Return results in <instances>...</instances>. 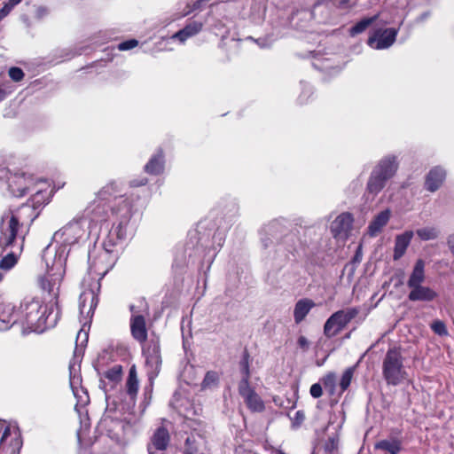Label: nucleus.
Listing matches in <instances>:
<instances>
[{
  "label": "nucleus",
  "mask_w": 454,
  "mask_h": 454,
  "mask_svg": "<svg viewBox=\"0 0 454 454\" xmlns=\"http://www.w3.org/2000/svg\"><path fill=\"white\" fill-rule=\"evenodd\" d=\"M60 318L57 302L40 296H26L18 309L6 298L0 296V331L19 326L21 333H42L54 327Z\"/></svg>",
  "instance_id": "1"
},
{
  "label": "nucleus",
  "mask_w": 454,
  "mask_h": 454,
  "mask_svg": "<svg viewBox=\"0 0 454 454\" xmlns=\"http://www.w3.org/2000/svg\"><path fill=\"white\" fill-rule=\"evenodd\" d=\"M67 252L64 247L53 251L50 245L43 252L47 271L38 280L39 286L48 294L47 301H53L59 305V294L61 281L65 274Z\"/></svg>",
  "instance_id": "2"
},
{
  "label": "nucleus",
  "mask_w": 454,
  "mask_h": 454,
  "mask_svg": "<svg viewBox=\"0 0 454 454\" xmlns=\"http://www.w3.org/2000/svg\"><path fill=\"white\" fill-rule=\"evenodd\" d=\"M41 196L40 192H36L32 199V203L27 202L16 210L4 213L1 217L0 232L24 239V235L20 230L24 226L29 227L39 215L38 208L41 206L39 197Z\"/></svg>",
  "instance_id": "3"
},
{
  "label": "nucleus",
  "mask_w": 454,
  "mask_h": 454,
  "mask_svg": "<svg viewBox=\"0 0 454 454\" xmlns=\"http://www.w3.org/2000/svg\"><path fill=\"white\" fill-rule=\"evenodd\" d=\"M112 214H121V220L117 225H114L103 241L105 252L112 254L114 248L126 238V227L130 216V205L122 196L114 198L111 201Z\"/></svg>",
  "instance_id": "4"
},
{
  "label": "nucleus",
  "mask_w": 454,
  "mask_h": 454,
  "mask_svg": "<svg viewBox=\"0 0 454 454\" xmlns=\"http://www.w3.org/2000/svg\"><path fill=\"white\" fill-rule=\"evenodd\" d=\"M398 168L395 156H387L381 159L372 169L367 182L366 190L373 196L379 194L386 186Z\"/></svg>",
  "instance_id": "5"
},
{
  "label": "nucleus",
  "mask_w": 454,
  "mask_h": 454,
  "mask_svg": "<svg viewBox=\"0 0 454 454\" xmlns=\"http://www.w3.org/2000/svg\"><path fill=\"white\" fill-rule=\"evenodd\" d=\"M398 168L395 156H387L381 159L372 169L367 182L366 190L373 196L379 194L386 186Z\"/></svg>",
  "instance_id": "6"
},
{
  "label": "nucleus",
  "mask_w": 454,
  "mask_h": 454,
  "mask_svg": "<svg viewBox=\"0 0 454 454\" xmlns=\"http://www.w3.org/2000/svg\"><path fill=\"white\" fill-rule=\"evenodd\" d=\"M382 375L388 385L396 386L407 378L400 348H389L383 359Z\"/></svg>",
  "instance_id": "7"
},
{
  "label": "nucleus",
  "mask_w": 454,
  "mask_h": 454,
  "mask_svg": "<svg viewBox=\"0 0 454 454\" xmlns=\"http://www.w3.org/2000/svg\"><path fill=\"white\" fill-rule=\"evenodd\" d=\"M114 192H115V184L111 183L103 187L98 193L97 199L86 207L84 215L82 218H85L88 221L89 227L90 223H98L107 220L108 202H110L108 197L112 196Z\"/></svg>",
  "instance_id": "8"
},
{
  "label": "nucleus",
  "mask_w": 454,
  "mask_h": 454,
  "mask_svg": "<svg viewBox=\"0 0 454 454\" xmlns=\"http://www.w3.org/2000/svg\"><path fill=\"white\" fill-rule=\"evenodd\" d=\"M90 234L88 221L85 218L74 219L53 235V239L61 243L60 247L74 245ZM67 251V249H65Z\"/></svg>",
  "instance_id": "9"
},
{
  "label": "nucleus",
  "mask_w": 454,
  "mask_h": 454,
  "mask_svg": "<svg viewBox=\"0 0 454 454\" xmlns=\"http://www.w3.org/2000/svg\"><path fill=\"white\" fill-rule=\"evenodd\" d=\"M23 239H16L0 232V269L10 270L18 262L23 250Z\"/></svg>",
  "instance_id": "10"
},
{
  "label": "nucleus",
  "mask_w": 454,
  "mask_h": 454,
  "mask_svg": "<svg viewBox=\"0 0 454 454\" xmlns=\"http://www.w3.org/2000/svg\"><path fill=\"white\" fill-rule=\"evenodd\" d=\"M84 289L79 298V309L81 315V322L86 325L90 322L94 310L98 302V293L100 290V283L98 281H90L86 287V279L83 281Z\"/></svg>",
  "instance_id": "11"
},
{
  "label": "nucleus",
  "mask_w": 454,
  "mask_h": 454,
  "mask_svg": "<svg viewBox=\"0 0 454 454\" xmlns=\"http://www.w3.org/2000/svg\"><path fill=\"white\" fill-rule=\"evenodd\" d=\"M359 311L358 308H348L334 312L325 323L324 334L327 338L336 336L358 315Z\"/></svg>",
  "instance_id": "12"
},
{
  "label": "nucleus",
  "mask_w": 454,
  "mask_h": 454,
  "mask_svg": "<svg viewBox=\"0 0 454 454\" xmlns=\"http://www.w3.org/2000/svg\"><path fill=\"white\" fill-rule=\"evenodd\" d=\"M187 427L192 429V433L185 439L184 453L198 454L200 449L206 444L205 425L201 421L188 419Z\"/></svg>",
  "instance_id": "13"
},
{
  "label": "nucleus",
  "mask_w": 454,
  "mask_h": 454,
  "mask_svg": "<svg viewBox=\"0 0 454 454\" xmlns=\"http://www.w3.org/2000/svg\"><path fill=\"white\" fill-rule=\"evenodd\" d=\"M115 258L108 252L102 251L95 257L89 254V273L94 274L98 278L91 281H100L106 274L112 269Z\"/></svg>",
  "instance_id": "14"
},
{
  "label": "nucleus",
  "mask_w": 454,
  "mask_h": 454,
  "mask_svg": "<svg viewBox=\"0 0 454 454\" xmlns=\"http://www.w3.org/2000/svg\"><path fill=\"white\" fill-rule=\"evenodd\" d=\"M397 33L395 28L377 29L368 38L367 43L377 50L387 49L395 43Z\"/></svg>",
  "instance_id": "15"
},
{
  "label": "nucleus",
  "mask_w": 454,
  "mask_h": 454,
  "mask_svg": "<svg viewBox=\"0 0 454 454\" xmlns=\"http://www.w3.org/2000/svg\"><path fill=\"white\" fill-rule=\"evenodd\" d=\"M145 356V365L150 380L154 379L160 372L161 366V356L160 346L156 343L150 344L143 350Z\"/></svg>",
  "instance_id": "16"
},
{
  "label": "nucleus",
  "mask_w": 454,
  "mask_h": 454,
  "mask_svg": "<svg viewBox=\"0 0 454 454\" xmlns=\"http://www.w3.org/2000/svg\"><path fill=\"white\" fill-rule=\"evenodd\" d=\"M239 393L243 397L248 409L254 412H261L264 410V403L259 395L247 384L246 380H240L239 383Z\"/></svg>",
  "instance_id": "17"
},
{
  "label": "nucleus",
  "mask_w": 454,
  "mask_h": 454,
  "mask_svg": "<svg viewBox=\"0 0 454 454\" xmlns=\"http://www.w3.org/2000/svg\"><path fill=\"white\" fill-rule=\"evenodd\" d=\"M170 435L167 428L159 427L151 437L147 450L149 454H165L169 444Z\"/></svg>",
  "instance_id": "18"
},
{
  "label": "nucleus",
  "mask_w": 454,
  "mask_h": 454,
  "mask_svg": "<svg viewBox=\"0 0 454 454\" xmlns=\"http://www.w3.org/2000/svg\"><path fill=\"white\" fill-rule=\"evenodd\" d=\"M7 182L10 192L15 197L24 196L33 184V179L30 176H27L24 173L11 175Z\"/></svg>",
  "instance_id": "19"
},
{
  "label": "nucleus",
  "mask_w": 454,
  "mask_h": 454,
  "mask_svg": "<svg viewBox=\"0 0 454 454\" xmlns=\"http://www.w3.org/2000/svg\"><path fill=\"white\" fill-rule=\"evenodd\" d=\"M22 446L20 433L14 429L11 430L9 427H5L0 440V448L7 449L10 454H16Z\"/></svg>",
  "instance_id": "20"
},
{
  "label": "nucleus",
  "mask_w": 454,
  "mask_h": 454,
  "mask_svg": "<svg viewBox=\"0 0 454 454\" xmlns=\"http://www.w3.org/2000/svg\"><path fill=\"white\" fill-rule=\"evenodd\" d=\"M133 313L130 318V332L132 337L140 343H144L147 339V329L145 325V319L142 315H136L135 307H129Z\"/></svg>",
  "instance_id": "21"
},
{
  "label": "nucleus",
  "mask_w": 454,
  "mask_h": 454,
  "mask_svg": "<svg viewBox=\"0 0 454 454\" xmlns=\"http://www.w3.org/2000/svg\"><path fill=\"white\" fill-rule=\"evenodd\" d=\"M353 217L349 213H342L332 223L331 231L335 238H346L351 229Z\"/></svg>",
  "instance_id": "22"
},
{
  "label": "nucleus",
  "mask_w": 454,
  "mask_h": 454,
  "mask_svg": "<svg viewBox=\"0 0 454 454\" xmlns=\"http://www.w3.org/2000/svg\"><path fill=\"white\" fill-rule=\"evenodd\" d=\"M410 289L408 299L411 301L430 302L438 297L437 292L427 286L419 285Z\"/></svg>",
  "instance_id": "23"
},
{
  "label": "nucleus",
  "mask_w": 454,
  "mask_h": 454,
  "mask_svg": "<svg viewBox=\"0 0 454 454\" xmlns=\"http://www.w3.org/2000/svg\"><path fill=\"white\" fill-rule=\"evenodd\" d=\"M446 176V172L441 167L432 168L427 176L425 186L429 192L437 191L442 184Z\"/></svg>",
  "instance_id": "24"
},
{
  "label": "nucleus",
  "mask_w": 454,
  "mask_h": 454,
  "mask_svg": "<svg viewBox=\"0 0 454 454\" xmlns=\"http://www.w3.org/2000/svg\"><path fill=\"white\" fill-rule=\"evenodd\" d=\"M69 376H70V387L73 390V393L76 398H78V402L82 403H86L88 402V395L85 396L83 400L82 396L79 395V391H82L86 395L82 387V377L79 373V370L75 367V364H70L69 365Z\"/></svg>",
  "instance_id": "25"
},
{
  "label": "nucleus",
  "mask_w": 454,
  "mask_h": 454,
  "mask_svg": "<svg viewBox=\"0 0 454 454\" xmlns=\"http://www.w3.org/2000/svg\"><path fill=\"white\" fill-rule=\"evenodd\" d=\"M412 237L413 231H407L396 236L393 255L394 260H399L404 254Z\"/></svg>",
  "instance_id": "26"
},
{
  "label": "nucleus",
  "mask_w": 454,
  "mask_h": 454,
  "mask_svg": "<svg viewBox=\"0 0 454 454\" xmlns=\"http://www.w3.org/2000/svg\"><path fill=\"white\" fill-rule=\"evenodd\" d=\"M315 306V303L310 299H301L299 300L294 309V318L296 324H300L304 320L306 316L309 313L311 309Z\"/></svg>",
  "instance_id": "27"
},
{
  "label": "nucleus",
  "mask_w": 454,
  "mask_h": 454,
  "mask_svg": "<svg viewBox=\"0 0 454 454\" xmlns=\"http://www.w3.org/2000/svg\"><path fill=\"white\" fill-rule=\"evenodd\" d=\"M425 262L423 260L419 259L411 273L409 279L407 281V286L409 288H412L414 286L422 285L425 281Z\"/></svg>",
  "instance_id": "28"
},
{
  "label": "nucleus",
  "mask_w": 454,
  "mask_h": 454,
  "mask_svg": "<svg viewBox=\"0 0 454 454\" xmlns=\"http://www.w3.org/2000/svg\"><path fill=\"white\" fill-rule=\"evenodd\" d=\"M390 218V211L388 209L381 211L371 222L368 227L370 236H376L380 232L381 229L387 223Z\"/></svg>",
  "instance_id": "29"
},
{
  "label": "nucleus",
  "mask_w": 454,
  "mask_h": 454,
  "mask_svg": "<svg viewBox=\"0 0 454 454\" xmlns=\"http://www.w3.org/2000/svg\"><path fill=\"white\" fill-rule=\"evenodd\" d=\"M164 169V160L162 151H159L154 154L147 164L145 166V170L148 174L159 175Z\"/></svg>",
  "instance_id": "30"
},
{
  "label": "nucleus",
  "mask_w": 454,
  "mask_h": 454,
  "mask_svg": "<svg viewBox=\"0 0 454 454\" xmlns=\"http://www.w3.org/2000/svg\"><path fill=\"white\" fill-rule=\"evenodd\" d=\"M374 448L390 454H398L402 450V442L396 438L385 439L375 443Z\"/></svg>",
  "instance_id": "31"
},
{
  "label": "nucleus",
  "mask_w": 454,
  "mask_h": 454,
  "mask_svg": "<svg viewBox=\"0 0 454 454\" xmlns=\"http://www.w3.org/2000/svg\"><path fill=\"white\" fill-rule=\"evenodd\" d=\"M379 18V14H376L370 18H364L358 21L355 26L350 27L348 33L349 35L354 37L359 34L364 32L373 22H375Z\"/></svg>",
  "instance_id": "32"
},
{
  "label": "nucleus",
  "mask_w": 454,
  "mask_h": 454,
  "mask_svg": "<svg viewBox=\"0 0 454 454\" xmlns=\"http://www.w3.org/2000/svg\"><path fill=\"white\" fill-rule=\"evenodd\" d=\"M323 386L331 395H338L339 387L337 386L336 375L333 372L326 374L323 380Z\"/></svg>",
  "instance_id": "33"
},
{
  "label": "nucleus",
  "mask_w": 454,
  "mask_h": 454,
  "mask_svg": "<svg viewBox=\"0 0 454 454\" xmlns=\"http://www.w3.org/2000/svg\"><path fill=\"white\" fill-rule=\"evenodd\" d=\"M300 242V239L296 231H288L281 238V243L286 246V248L289 252L295 250L297 244Z\"/></svg>",
  "instance_id": "34"
},
{
  "label": "nucleus",
  "mask_w": 454,
  "mask_h": 454,
  "mask_svg": "<svg viewBox=\"0 0 454 454\" xmlns=\"http://www.w3.org/2000/svg\"><path fill=\"white\" fill-rule=\"evenodd\" d=\"M354 371L355 370L353 367H348L344 371L339 384L338 395H340L350 386L354 375Z\"/></svg>",
  "instance_id": "35"
},
{
  "label": "nucleus",
  "mask_w": 454,
  "mask_h": 454,
  "mask_svg": "<svg viewBox=\"0 0 454 454\" xmlns=\"http://www.w3.org/2000/svg\"><path fill=\"white\" fill-rule=\"evenodd\" d=\"M249 358H250V356H249L248 352L246 350V351H244L241 360L239 362L240 372L242 374L241 380H246L247 384H249V378H250Z\"/></svg>",
  "instance_id": "36"
},
{
  "label": "nucleus",
  "mask_w": 454,
  "mask_h": 454,
  "mask_svg": "<svg viewBox=\"0 0 454 454\" xmlns=\"http://www.w3.org/2000/svg\"><path fill=\"white\" fill-rule=\"evenodd\" d=\"M416 233L422 240L435 239L439 236V231L434 227L421 228L417 230Z\"/></svg>",
  "instance_id": "37"
},
{
  "label": "nucleus",
  "mask_w": 454,
  "mask_h": 454,
  "mask_svg": "<svg viewBox=\"0 0 454 454\" xmlns=\"http://www.w3.org/2000/svg\"><path fill=\"white\" fill-rule=\"evenodd\" d=\"M219 381V375L215 371H209L206 373L204 380L201 383V387L203 389L211 388L215 387Z\"/></svg>",
  "instance_id": "38"
},
{
  "label": "nucleus",
  "mask_w": 454,
  "mask_h": 454,
  "mask_svg": "<svg viewBox=\"0 0 454 454\" xmlns=\"http://www.w3.org/2000/svg\"><path fill=\"white\" fill-rule=\"evenodd\" d=\"M121 365H114L109 370H107L104 375L106 379L113 382H116L121 380Z\"/></svg>",
  "instance_id": "39"
},
{
  "label": "nucleus",
  "mask_w": 454,
  "mask_h": 454,
  "mask_svg": "<svg viewBox=\"0 0 454 454\" xmlns=\"http://www.w3.org/2000/svg\"><path fill=\"white\" fill-rule=\"evenodd\" d=\"M202 23L199 21H192L186 25L183 30L185 34H188V35L193 36L197 35L201 29H202Z\"/></svg>",
  "instance_id": "40"
},
{
  "label": "nucleus",
  "mask_w": 454,
  "mask_h": 454,
  "mask_svg": "<svg viewBox=\"0 0 454 454\" xmlns=\"http://www.w3.org/2000/svg\"><path fill=\"white\" fill-rule=\"evenodd\" d=\"M431 329L434 331V333H436V334H438L440 336H444V335L448 334V331H447L446 325L441 320H434L431 324Z\"/></svg>",
  "instance_id": "41"
},
{
  "label": "nucleus",
  "mask_w": 454,
  "mask_h": 454,
  "mask_svg": "<svg viewBox=\"0 0 454 454\" xmlns=\"http://www.w3.org/2000/svg\"><path fill=\"white\" fill-rule=\"evenodd\" d=\"M127 393L129 396H134L137 395L138 390V380L137 379H127L126 382Z\"/></svg>",
  "instance_id": "42"
},
{
  "label": "nucleus",
  "mask_w": 454,
  "mask_h": 454,
  "mask_svg": "<svg viewBox=\"0 0 454 454\" xmlns=\"http://www.w3.org/2000/svg\"><path fill=\"white\" fill-rule=\"evenodd\" d=\"M224 243V236L222 232H215L213 236L212 249L216 251L220 249Z\"/></svg>",
  "instance_id": "43"
},
{
  "label": "nucleus",
  "mask_w": 454,
  "mask_h": 454,
  "mask_svg": "<svg viewBox=\"0 0 454 454\" xmlns=\"http://www.w3.org/2000/svg\"><path fill=\"white\" fill-rule=\"evenodd\" d=\"M9 76L14 82H20L24 77V72L20 67H11L9 69Z\"/></svg>",
  "instance_id": "44"
},
{
  "label": "nucleus",
  "mask_w": 454,
  "mask_h": 454,
  "mask_svg": "<svg viewBox=\"0 0 454 454\" xmlns=\"http://www.w3.org/2000/svg\"><path fill=\"white\" fill-rule=\"evenodd\" d=\"M138 42L136 39H131L119 43L118 49L120 51H128L135 48Z\"/></svg>",
  "instance_id": "45"
},
{
  "label": "nucleus",
  "mask_w": 454,
  "mask_h": 454,
  "mask_svg": "<svg viewBox=\"0 0 454 454\" xmlns=\"http://www.w3.org/2000/svg\"><path fill=\"white\" fill-rule=\"evenodd\" d=\"M309 393L314 398H318L323 394V387L321 384L315 383L310 387Z\"/></svg>",
  "instance_id": "46"
},
{
  "label": "nucleus",
  "mask_w": 454,
  "mask_h": 454,
  "mask_svg": "<svg viewBox=\"0 0 454 454\" xmlns=\"http://www.w3.org/2000/svg\"><path fill=\"white\" fill-rule=\"evenodd\" d=\"M297 345L303 352H306L309 348V341L305 336L301 335L297 339Z\"/></svg>",
  "instance_id": "47"
},
{
  "label": "nucleus",
  "mask_w": 454,
  "mask_h": 454,
  "mask_svg": "<svg viewBox=\"0 0 454 454\" xmlns=\"http://www.w3.org/2000/svg\"><path fill=\"white\" fill-rule=\"evenodd\" d=\"M192 37L191 35H188V34H185L183 29L179 30L178 32L175 33L172 35L173 39L178 40L180 43L185 42L188 38Z\"/></svg>",
  "instance_id": "48"
},
{
  "label": "nucleus",
  "mask_w": 454,
  "mask_h": 454,
  "mask_svg": "<svg viewBox=\"0 0 454 454\" xmlns=\"http://www.w3.org/2000/svg\"><path fill=\"white\" fill-rule=\"evenodd\" d=\"M13 8L11 7L7 3L0 9V20L6 17Z\"/></svg>",
  "instance_id": "49"
},
{
  "label": "nucleus",
  "mask_w": 454,
  "mask_h": 454,
  "mask_svg": "<svg viewBox=\"0 0 454 454\" xmlns=\"http://www.w3.org/2000/svg\"><path fill=\"white\" fill-rule=\"evenodd\" d=\"M337 448V441L334 438H329L325 444V449L329 451H333Z\"/></svg>",
  "instance_id": "50"
},
{
  "label": "nucleus",
  "mask_w": 454,
  "mask_h": 454,
  "mask_svg": "<svg viewBox=\"0 0 454 454\" xmlns=\"http://www.w3.org/2000/svg\"><path fill=\"white\" fill-rule=\"evenodd\" d=\"M82 339V341H81V346L83 345L84 342H87L88 340V333L86 332H82V330H81L78 334H77V338H76V342Z\"/></svg>",
  "instance_id": "51"
},
{
  "label": "nucleus",
  "mask_w": 454,
  "mask_h": 454,
  "mask_svg": "<svg viewBox=\"0 0 454 454\" xmlns=\"http://www.w3.org/2000/svg\"><path fill=\"white\" fill-rule=\"evenodd\" d=\"M279 228V224L277 222L271 223L269 226V231L278 239L277 235L275 234V231Z\"/></svg>",
  "instance_id": "52"
},
{
  "label": "nucleus",
  "mask_w": 454,
  "mask_h": 454,
  "mask_svg": "<svg viewBox=\"0 0 454 454\" xmlns=\"http://www.w3.org/2000/svg\"><path fill=\"white\" fill-rule=\"evenodd\" d=\"M305 419L304 413L301 411H296L295 413V420L298 423H301Z\"/></svg>",
  "instance_id": "53"
},
{
  "label": "nucleus",
  "mask_w": 454,
  "mask_h": 454,
  "mask_svg": "<svg viewBox=\"0 0 454 454\" xmlns=\"http://www.w3.org/2000/svg\"><path fill=\"white\" fill-rule=\"evenodd\" d=\"M448 246H449L450 251L452 252V254H454V234L450 235L448 238Z\"/></svg>",
  "instance_id": "54"
},
{
  "label": "nucleus",
  "mask_w": 454,
  "mask_h": 454,
  "mask_svg": "<svg viewBox=\"0 0 454 454\" xmlns=\"http://www.w3.org/2000/svg\"><path fill=\"white\" fill-rule=\"evenodd\" d=\"M128 379H137L136 369L134 366H132L129 372Z\"/></svg>",
  "instance_id": "55"
},
{
  "label": "nucleus",
  "mask_w": 454,
  "mask_h": 454,
  "mask_svg": "<svg viewBox=\"0 0 454 454\" xmlns=\"http://www.w3.org/2000/svg\"><path fill=\"white\" fill-rule=\"evenodd\" d=\"M22 0H9L7 3L11 7L14 8L17 4H19Z\"/></svg>",
  "instance_id": "56"
},
{
  "label": "nucleus",
  "mask_w": 454,
  "mask_h": 454,
  "mask_svg": "<svg viewBox=\"0 0 454 454\" xmlns=\"http://www.w3.org/2000/svg\"><path fill=\"white\" fill-rule=\"evenodd\" d=\"M350 0H341L340 1L339 3V7L340 8H345L348 6V3H349Z\"/></svg>",
  "instance_id": "57"
},
{
  "label": "nucleus",
  "mask_w": 454,
  "mask_h": 454,
  "mask_svg": "<svg viewBox=\"0 0 454 454\" xmlns=\"http://www.w3.org/2000/svg\"><path fill=\"white\" fill-rule=\"evenodd\" d=\"M5 98V92L4 90L0 89V102L4 100Z\"/></svg>",
  "instance_id": "58"
},
{
  "label": "nucleus",
  "mask_w": 454,
  "mask_h": 454,
  "mask_svg": "<svg viewBox=\"0 0 454 454\" xmlns=\"http://www.w3.org/2000/svg\"><path fill=\"white\" fill-rule=\"evenodd\" d=\"M108 422V419L107 418H105L104 419H102L100 421V427H105Z\"/></svg>",
  "instance_id": "59"
},
{
  "label": "nucleus",
  "mask_w": 454,
  "mask_h": 454,
  "mask_svg": "<svg viewBox=\"0 0 454 454\" xmlns=\"http://www.w3.org/2000/svg\"><path fill=\"white\" fill-rule=\"evenodd\" d=\"M146 181L144 180L143 182H141L140 184H133L134 186H137V185H144L145 184Z\"/></svg>",
  "instance_id": "60"
},
{
  "label": "nucleus",
  "mask_w": 454,
  "mask_h": 454,
  "mask_svg": "<svg viewBox=\"0 0 454 454\" xmlns=\"http://www.w3.org/2000/svg\"><path fill=\"white\" fill-rule=\"evenodd\" d=\"M200 1H197L195 4H194V9L198 8L199 4H200Z\"/></svg>",
  "instance_id": "61"
},
{
  "label": "nucleus",
  "mask_w": 454,
  "mask_h": 454,
  "mask_svg": "<svg viewBox=\"0 0 454 454\" xmlns=\"http://www.w3.org/2000/svg\"><path fill=\"white\" fill-rule=\"evenodd\" d=\"M3 428H4V423L2 421H0V432L2 431Z\"/></svg>",
  "instance_id": "62"
},
{
  "label": "nucleus",
  "mask_w": 454,
  "mask_h": 454,
  "mask_svg": "<svg viewBox=\"0 0 454 454\" xmlns=\"http://www.w3.org/2000/svg\"><path fill=\"white\" fill-rule=\"evenodd\" d=\"M4 275L0 272V282L3 280Z\"/></svg>",
  "instance_id": "63"
},
{
  "label": "nucleus",
  "mask_w": 454,
  "mask_h": 454,
  "mask_svg": "<svg viewBox=\"0 0 454 454\" xmlns=\"http://www.w3.org/2000/svg\"><path fill=\"white\" fill-rule=\"evenodd\" d=\"M279 454H286V453H284V452H279Z\"/></svg>",
  "instance_id": "64"
}]
</instances>
